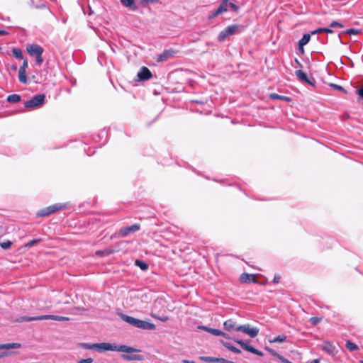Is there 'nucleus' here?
Returning <instances> with one entry per match:
<instances>
[{
  "mask_svg": "<svg viewBox=\"0 0 363 363\" xmlns=\"http://www.w3.org/2000/svg\"><path fill=\"white\" fill-rule=\"evenodd\" d=\"M122 318L130 325L140 329L152 330L156 328L155 325L150 322L139 320L129 315H124Z\"/></svg>",
  "mask_w": 363,
  "mask_h": 363,
  "instance_id": "obj_1",
  "label": "nucleus"
},
{
  "mask_svg": "<svg viewBox=\"0 0 363 363\" xmlns=\"http://www.w3.org/2000/svg\"><path fill=\"white\" fill-rule=\"evenodd\" d=\"M78 345H79V347H80L83 349L96 350L99 352L111 351V350L115 349V347H112V344L108 343V342L93 343V344L82 342V343H79Z\"/></svg>",
  "mask_w": 363,
  "mask_h": 363,
  "instance_id": "obj_2",
  "label": "nucleus"
},
{
  "mask_svg": "<svg viewBox=\"0 0 363 363\" xmlns=\"http://www.w3.org/2000/svg\"><path fill=\"white\" fill-rule=\"evenodd\" d=\"M236 331H241L247 335H248L250 337H255L259 333V328L256 327H251L249 324H245L243 325H239L235 328Z\"/></svg>",
  "mask_w": 363,
  "mask_h": 363,
  "instance_id": "obj_3",
  "label": "nucleus"
},
{
  "mask_svg": "<svg viewBox=\"0 0 363 363\" xmlns=\"http://www.w3.org/2000/svg\"><path fill=\"white\" fill-rule=\"evenodd\" d=\"M239 27V25L236 24L228 26L219 33L218 36V40L220 42L224 41L228 36L235 34Z\"/></svg>",
  "mask_w": 363,
  "mask_h": 363,
  "instance_id": "obj_4",
  "label": "nucleus"
},
{
  "mask_svg": "<svg viewBox=\"0 0 363 363\" xmlns=\"http://www.w3.org/2000/svg\"><path fill=\"white\" fill-rule=\"evenodd\" d=\"M65 208V205H62L60 203H56L52 206L47 207L46 208L42 209L40 212L38 213L39 216H49L52 213H55L57 211L64 209Z\"/></svg>",
  "mask_w": 363,
  "mask_h": 363,
  "instance_id": "obj_5",
  "label": "nucleus"
},
{
  "mask_svg": "<svg viewBox=\"0 0 363 363\" xmlns=\"http://www.w3.org/2000/svg\"><path fill=\"white\" fill-rule=\"evenodd\" d=\"M45 96L43 94H39L31 99L27 101L25 103V107L26 108H35L40 106L44 103Z\"/></svg>",
  "mask_w": 363,
  "mask_h": 363,
  "instance_id": "obj_6",
  "label": "nucleus"
},
{
  "mask_svg": "<svg viewBox=\"0 0 363 363\" xmlns=\"http://www.w3.org/2000/svg\"><path fill=\"white\" fill-rule=\"evenodd\" d=\"M140 226L139 224H134L130 226L123 228L119 231V235L121 237H125L128 235L133 234L140 229Z\"/></svg>",
  "mask_w": 363,
  "mask_h": 363,
  "instance_id": "obj_7",
  "label": "nucleus"
},
{
  "mask_svg": "<svg viewBox=\"0 0 363 363\" xmlns=\"http://www.w3.org/2000/svg\"><path fill=\"white\" fill-rule=\"evenodd\" d=\"M234 341L235 342H237L238 344H239L244 350L248 351V352H250L253 354H255L258 356H260V357H262L263 356V353L257 350L256 348L246 344L245 342H243L242 340H239V339H234Z\"/></svg>",
  "mask_w": 363,
  "mask_h": 363,
  "instance_id": "obj_8",
  "label": "nucleus"
},
{
  "mask_svg": "<svg viewBox=\"0 0 363 363\" xmlns=\"http://www.w3.org/2000/svg\"><path fill=\"white\" fill-rule=\"evenodd\" d=\"M26 50L29 55L33 57L42 55L43 52V48L37 44L28 45L26 48Z\"/></svg>",
  "mask_w": 363,
  "mask_h": 363,
  "instance_id": "obj_9",
  "label": "nucleus"
},
{
  "mask_svg": "<svg viewBox=\"0 0 363 363\" xmlns=\"http://www.w3.org/2000/svg\"><path fill=\"white\" fill-rule=\"evenodd\" d=\"M112 347H115V349L111 350V351H119L127 354L137 353L140 352L139 350L127 345L117 346L112 344Z\"/></svg>",
  "mask_w": 363,
  "mask_h": 363,
  "instance_id": "obj_10",
  "label": "nucleus"
},
{
  "mask_svg": "<svg viewBox=\"0 0 363 363\" xmlns=\"http://www.w3.org/2000/svg\"><path fill=\"white\" fill-rule=\"evenodd\" d=\"M152 73L150 69L145 67H143L138 73V77L140 80H147L152 77Z\"/></svg>",
  "mask_w": 363,
  "mask_h": 363,
  "instance_id": "obj_11",
  "label": "nucleus"
},
{
  "mask_svg": "<svg viewBox=\"0 0 363 363\" xmlns=\"http://www.w3.org/2000/svg\"><path fill=\"white\" fill-rule=\"evenodd\" d=\"M321 348L330 355H335L336 353L335 347L329 342H325L321 345Z\"/></svg>",
  "mask_w": 363,
  "mask_h": 363,
  "instance_id": "obj_12",
  "label": "nucleus"
},
{
  "mask_svg": "<svg viewBox=\"0 0 363 363\" xmlns=\"http://www.w3.org/2000/svg\"><path fill=\"white\" fill-rule=\"evenodd\" d=\"M228 2H225V0H223L220 6H218V9L215 11L214 13H213L212 17H216L218 15L225 12L228 11Z\"/></svg>",
  "mask_w": 363,
  "mask_h": 363,
  "instance_id": "obj_13",
  "label": "nucleus"
},
{
  "mask_svg": "<svg viewBox=\"0 0 363 363\" xmlns=\"http://www.w3.org/2000/svg\"><path fill=\"white\" fill-rule=\"evenodd\" d=\"M122 357L123 359L128 360V361H133V360L141 361V360H143L142 356L140 354H135V353L123 354L122 356Z\"/></svg>",
  "mask_w": 363,
  "mask_h": 363,
  "instance_id": "obj_14",
  "label": "nucleus"
},
{
  "mask_svg": "<svg viewBox=\"0 0 363 363\" xmlns=\"http://www.w3.org/2000/svg\"><path fill=\"white\" fill-rule=\"evenodd\" d=\"M240 280L242 283H247V282H250V281L255 282L256 281L255 277L254 274H247V273H244V274H241V276L240 277Z\"/></svg>",
  "mask_w": 363,
  "mask_h": 363,
  "instance_id": "obj_15",
  "label": "nucleus"
},
{
  "mask_svg": "<svg viewBox=\"0 0 363 363\" xmlns=\"http://www.w3.org/2000/svg\"><path fill=\"white\" fill-rule=\"evenodd\" d=\"M199 359L207 362L225 363L226 359L223 358H216L211 357H200Z\"/></svg>",
  "mask_w": 363,
  "mask_h": 363,
  "instance_id": "obj_16",
  "label": "nucleus"
},
{
  "mask_svg": "<svg viewBox=\"0 0 363 363\" xmlns=\"http://www.w3.org/2000/svg\"><path fill=\"white\" fill-rule=\"evenodd\" d=\"M198 328L205 330V331H206L213 335H216V336H219L220 334H221V330H218V329L211 328H208V327L204 326V325H200L198 327Z\"/></svg>",
  "mask_w": 363,
  "mask_h": 363,
  "instance_id": "obj_17",
  "label": "nucleus"
},
{
  "mask_svg": "<svg viewBox=\"0 0 363 363\" xmlns=\"http://www.w3.org/2000/svg\"><path fill=\"white\" fill-rule=\"evenodd\" d=\"M21 345L18 342L6 343L0 345V350H10L20 348Z\"/></svg>",
  "mask_w": 363,
  "mask_h": 363,
  "instance_id": "obj_18",
  "label": "nucleus"
},
{
  "mask_svg": "<svg viewBox=\"0 0 363 363\" xmlns=\"http://www.w3.org/2000/svg\"><path fill=\"white\" fill-rule=\"evenodd\" d=\"M311 39V35L308 33L304 34L301 39L298 42L299 45V50H301L302 52L303 51V47L306 45Z\"/></svg>",
  "mask_w": 363,
  "mask_h": 363,
  "instance_id": "obj_19",
  "label": "nucleus"
},
{
  "mask_svg": "<svg viewBox=\"0 0 363 363\" xmlns=\"http://www.w3.org/2000/svg\"><path fill=\"white\" fill-rule=\"evenodd\" d=\"M45 320H54L57 321H67L69 320V318L68 317L65 316H59L54 315H44Z\"/></svg>",
  "mask_w": 363,
  "mask_h": 363,
  "instance_id": "obj_20",
  "label": "nucleus"
},
{
  "mask_svg": "<svg viewBox=\"0 0 363 363\" xmlns=\"http://www.w3.org/2000/svg\"><path fill=\"white\" fill-rule=\"evenodd\" d=\"M224 328L228 331L235 330V328L239 325H236L235 323L232 320H228L223 323Z\"/></svg>",
  "mask_w": 363,
  "mask_h": 363,
  "instance_id": "obj_21",
  "label": "nucleus"
},
{
  "mask_svg": "<svg viewBox=\"0 0 363 363\" xmlns=\"http://www.w3.org/2000/svg\"><path fill=\"white\" fill-rule=\"evenodd\" d=\"M121 4L128 8L135 10L137 7L134 4V0H121Z\"/></svg>",
  "mask_w": 363,
  "mask_h": 363,
  "instance_id": "obj_22",
  "label": "nucleus"
},
{
  "mask_svg": "<svg viewBox=\"0 0 363 363\" xmlns=\"http://www.w3.org/2000/svg\"><path fill=\"white\" fill-rule=\"evenodd\" d=\"M286 336L285 335H279L277 337H274V339H269V342L270 343H275V342H284L286 340Z\"/></svg>",
  "mask_w": 363,
  "mask_h": 363,
  "instance_id": "obj_23",
  "label": "nucleus"
},
{
  "mask_svg": "<svg viewBox=\"0 0 363 363\" xmlns=\"http://www.w3.org/2000/svg\"><path fill=\"white\" fill-rule=\"evenodd\" d=\"M296 77L301 81H304V82H306L309 84H311V82L308 79V77H307V75L306 74H305L304 72H303L301 70H297L296 71Z\"/></svg>",
  "mask_w": 363,
  "mask_h": 363,
  "instance_id": "obj_24",
  "label": "nucleus"
},
{
  "mask_svg": "<svg viewBox=\"0 0 363 363\" xmlns=\"http://www.w3.org/2000/svg\"><path fill=\"white\" fill-rule=\"evenodd\" d=\"M18 79L19 81L23 84L27 83L26 72L23 69L18 70Z\"/></svg>",
  "mask_w": 363,
  "mask_h": 363,
  "instance_id": "obj_25",
  "label": "nucleus"
},
{
  "mask_svg": "<svg viewBox=\"0 0 363 363\" xmlns=\"http://www.w3.org/2000/svg\"><path fill=\"white\" fill-rule=\"evenodd\" d=\"M7 101L11 103H17L21 101V96L18 94H11L7 97Z\"/></svg>",
  "mask_w": 363,
  "mask_h": 363,
  "instance_id": "obj_26",
  "label": "nucleus"
},
{
  "mask_svg": "<svg viewBox=\"0 0 363 363\" xmlns=\"http://www.w3.org/2000/svg\"><path fill=\"white\" fill-rule=\"evenodd\" d=\"M45 320L44 315H39V316H35V317H23L22 321H33V320Z\"/></svg>",
  "mask_w": 363,
  "mask_h": 363,
  "instance_id": "obj_27",
  "label": "nucleus"
},
{
  "mask_svg": "<svg viewBox=\"0 0 363 363\" xmlns=\"http://www.w3.org/2000/svg\"><path fill=\"white\" fill-rule=\"evenodd\" d=\"M345 346L350 351H354L359 349L358 346L355 343L352 342L350 340L346 342Z\"/></svg>",
  "mask_w": 363,
  "mask_h": 363,
  "instance_id": "obj_28",
  "label": "nucleus"
},
{
  "mask_svg": "<svg viewBox=\"0 0 363 363\" xmlns=\"http://www.w3.org/2000/svg\"><path fill=\"white\" fill-rule=\"evenodd\" d=\"M223 344L226 348H228L229 350H230L235 353L240 354L241 352V351L239 349L231 345L230 344H229L228 342H223Z\"/></svg>",
  "mask_w": 363,
  "mask_h": 363,
  "instance_id": "obj_29",
  "label": "nucleus"
},
{
  "mask_svg": "<svg viewBox=\"0 0 363 363\" xmlns=\"http://www.w3.org/2000/svg\"><path fill=\"white\" fill-rule=\"evenodd\" d=\"M135 264L136 266L139 267L142 270H147V268H148V266L147 264L143 262V261H141V260H135Z\"/></svg>",
  "mask_w": 363,
  "mask_h": 363,
  "instance_id": "obj_30",
  "label": "nucleus"
},
{
  "mask_svg": "<svg viewBox=\"0 0 363 363\" xmlns=\"http://www.w3.org/2000/svg\"><path fill=\"white\" fill-rule=\"evenodd\" d=\"M12 245V242L9 241V240H6V241H4V242H2L0 243V246L1 248H3L4 250H7L9 248H10Z\"/></svg>",
  "mask_w": 363,
  "mask_h": 363,
  "instance_id": "obj_31",
  "label": "nucleus"
},
{
  "mask_svg": "<svg viewBox=\"0 0 363 363\" xmlns=\"http://www.w3.org/2000/svg\"><path fill=\"white\" fill-rule=\"evenodd\" d=\"M171 55V53L169 52H165L164 53H162V55H160L158 58H157V61L160 62V61H163V60H167L169 56Z\"/></svg>",
  "mask_w": 363,
  "mask_h": 363,
  "instance_id": "obj_32",
  "label": "nucleus"
},
{
  "mask_svg": "<svg viewBox=\"0 0 363 363\" xmlns=\"http://www.w3.org/2000/svg\"><path fill=\"white\" fill-rule=\"evenodd\" d=\"M12 52L16 57L23 58L22 51L20 49L13 48Z\"/></svg>",
  "mask_w": 363,
  "mask_h": 363,
  "instance_id": "obj_33",
  "label": "nucleus"
},
{
  "mask_svg": "<svg viewBox=\"0 0 363 363\" xmlns=\"http://www.w3.org/2000/svg\"><path fill=\"white\" fill-rule=\"evenodd\" d=\"M270 97L272 99H279L285 100V101H290L289 97L285 96H279V95H278L277 94H272L270 95Z\"/></svg>",
  "mask_w": 363,
  "mask_h": 363,
  "instance_id": "obj_34",
  "label": "nucleus"
},
{
  "mask_svg": "<svg viewBox=\"0 0 363 363\" xmlns=\"http://www.w3.org/2000/svg\"><path fill=\"white\" fill-rule=\"evenodd\" d=\"M114 252L113 250H106L103 251H97L96 254L99 255H107L113 253Z\"/></svg>",
  "mask_w": 363,
  "mask_h": 363,
  "instance_id": "obj_35",
  "label": "nucleus"
},
{
  "mask_svg": "<svg viewBox=\"0 0 363 363\" xmlns=\"http://www.w3.org/2000/svg\"><path fill=\"white\" fill-rule=\"evenodd\" d=\"M228 4H229L230 7L235 12H238L239 11V9H240V7L238 5H236L235 4H234L233 2H229L228 1Z\"/></svg>",
  "mask_w": 363,
  "mask_h": 363,
  "instance_id": "obj_36",
  "label": "nucleus"
},
{
  "mask_svg": "<svg viewBox=\"0 0 363 363\" xmlns=\"http://www.w3.org/2000/svg\"><path fill=\"white\" fill-rule=\"evenodd\" d=\"M310 321L311 323L313 324V325H317L318 323H319L320 321H321V318H318V317H312L311 319H310Z\"/></svg>",
  "mask_w": 363,
  "mask_h": 363,
  "instance_id": "obj_37",
  "label": "nucleus"
},
{
  "mask_svg": "<svg viewBox=\"0 0 363 363\" xmlns=\"http://www.w3.org/2000/svg\"><path fill=\"white\" fill-rule=\"evenodd\" d=\"M40 239H35V240H30V242H28V243H26L25 245V247H31L33 246V245L36 244L37 242H40Z\"/></svg>",
  "mask_w": 363,
  "mask_h": 363,
  "instance_id": "obj_38",
  "label": "nucleus"
},
{
  "mask_svg": "<svg viewBox=\"0 0 363 363\" xmlns=\"http://www.w3.org/2000/svg\"><path fill=\"white\" fill-rule=\"evenodd\" d=\"M151 315H152L153 318H156V319H158V320H161V321H163V322H165V321H167V320H168V317H167V316H165V315L162 316V317H159V316H157L156 315H155V314H153V313H152V314H151Z\"/></svg>",
  "mask_w": 363,
  "mask_h": 363,
  "instance_id": "obj_39",
  "label": "nucleus"
},
{
  "mask_svg": "<svg viewBox=\"0 0 363 363\" xmlns=\"http://www.w3.org/2000/svg\"><path fill=\"white\" fill-rule=\"evenodd\" d=\"M330 28H335V27L342 28L343 25L337 21H333L330 23Z\"/></svg>",
  "mask_w": 363,
  "mask_h": 363,
  "instance_id": "obj_40",
  "label": "nucleus"
},
{
  "mask_svg": "<svg viewBox=\"0 0 363 363\" xmlns=\"http://www.w3.org/2000/svg\"><path fill=\"white\" fill-rule=\"evenodd\" d=\"M330 86L333 87L335 89H337V90H339V91H345V89L342 86H340V85H337V84H331Z\"/></svg>",
  "mask_w": 363,
  "mask_h": 363,
  "instance_id": "obj_41",
  "label": "nucleus"
},
{
  "mask_svg": "<svg viewBox=\"0 0 363 363\" xmlns=\"http://www.w3.org/2000/svg\"><path fill=\"white\" fill-rule=\"evenodd\" d=\"M345 33L347 34L357 35L359 33V31L358 30L351 28L346 30Z\"/></svg>",
  "mask_w": 363,
  "mask_h": 363,
  "instance_id": "obj_42",
  "label": "nucleus"
},
{
  "mask_svg": "<svg viewBox=\"0 0 363 363\" xmlns=\"http://www.w3.org/2000/svg\"><path fill=\"white\" fill-rule=\"evenodd\" d=\"M92 362H93L92 358L82 359L78 362V363H92Z\"/></svg>",
  "mask_w": 363,
  "mask_h": 363,
  "instance_id": "obj_43",
  "label": "nucleus"
},
{
  "mask_svg": "<svg viewBox=\"0 0 363 363\" xmlns=\"http://www.w3.org/2000/svg\"><path fill=\"white\" fill-rule=\"evenodd\" d=\"M35 57L36 62L38 65H41L43 63V59L42 57V55H37Z\"/></svg>",
  "mask_w": 363,
  "mask_h": 363,
  "instance_id": "obj_44",
  "label": "nucleus"
},
{
  "mask_svg": "<svg viewBox=\"0 0 363 363\" xmlns=\"http://www.w3.org/2000/svg\"><path fill=\"white\" fill-rule=\"evenodd\" d=\"M28 66V61H27V60H25L23 61L22 66L19 68V69H23V70L26 71Z\"/></svg>",
  "mask_w": 363,
  "mask_h": 363,
  "instance_id": "obj_45",
  "label": "nucleus"
},
{
  "mask_svg": "<svg viewBox=\"0 0 363 363\" xmlns=\"http://www.w3.org/2000/svg\"><path fill=\"white\" fill-rule=\"evenodd\" d=\"M267 350L272 354H273L274 356H276L278 359H279L280 357H282L281 355H280L279 354H278L277 352H275L274 350H272V349H267Z\"/></svg>",
  "mask_w": 363,
  "mask_h": 363,
  "instance_id": "obj_46",
  "label": "nucleus"
},
{
  "mask_svg": "<svg viewBox=\"0 0 363 363\" xmlns=\"http://www.w3.org/2000/svg\"><path fill=\"white\" fill-rule=\"evenodd\" d=\"M357 93L361 98L363 99V85L357 90Z\"/></svg>",
  "mask_w": 363,
  "mask_h": 363,
  "instance_id": "obj_47",
  "label": "nucleus"
},
{
  "mask_svg": "<svg viewBox=\"0 0 363 363\" xmlns=\"http://www.w3.org/2000/svg\"><path fill=\"white\" fill-rule=\"evenodd\" d=\"M324 32V30H323V28H318L313 31H312V34H318V33H323Z\"/></svg>",
  "mask_w": 363,
  "mask_h": 363,
  "instance_id": "obj_48",
  "label": "nucleus"
},
{
  "mask_svg": "<svg viewBox=\"0 0 363 363\" xmlns=\"http://www.w3.org/2000/svg\"><path fill=\"white\" fill-rule=\"evenodd\" d=\"M159 0H141V3L143 4H149V3H153V2H156V1H158Z\"/></svg>",
  "mask_w": 363,
  "mask_h": 363,
  "instance_id": "obj_49",
  "label": "nucleus"
},
{
  "mask_svg": "<svg viewBox=\"0 0 363 363\" xmlns=\"http://www.w3.org/2000/svg\"><path fill=\"white\" fill-rule=\"evenodd\" d=\"M279 279H280L279 276L276 275V276L274 277L273 282H274V284L278 283V282L279 281Z\"/></svg>",
  "mask_w": 363,
  "mask_h": 363,
  "instance_id": "obj_50",
  "label": "nucleus"
},
{
  "mask_svg": "<svg viewBox=\"0 0 363 363\" xmlns=\"http://www.w3.org/2000/svg\"><path fill=\"white\" fill-rule=\"evenodd\" d=\"M219 336H223V337H224L225 338H228V339H229V338H230L229 335H228V334H226V333H223V331H221V334H220V335H219Z\"/></svg>",
  "mask_w": 363,
  "mask_h": 363,
  "instance_id": "obj_51",
  "label": "nucleus"
},
{
  "mask_svg": "<svg viewBox=\"0 0 363 363\" xmlns=\"http://www.w3.org/2000/svg\"><path fill=\"white\" fill-rule=\"evenodd\" d=\"M324 32L327 33H332L333 30L330 28H323Z\"/></svg>",
  "mask_w": 363,
  "mask_h": 363,
  "instance_id": "obj_52",
  "label": "nucleus"
},
{
  "mask_svg": "<svg viewBox=\"0 0 363 363\" xmlns=\"http://www.w3.org/2000/svg\"><path fill=\"white\" fill-rule=\"evenodd\" d=\"M182 362L184 363H195L194 361H191V360H188V359H184Z\"/></svg>",
  "mask_w": 363,
  "mask_h": 363,
  "instance_id": "obj_53",
  "label": "nucleus"
},
{
  "mask_svg": "<svg viewBox=\"0 0 363 363\" xmlns=\"http://www.w3.org/2000/svg\"><path fill=\"white\" fill-rule=\"evenodd\" d=\"M7 34V32L4 30H0V35H4Z\"/></svg>",
  "mask_w": 363,
  "mask_h": 363,
  "instance_id": "obj_54",
  "label": "nucleus"
},
{
  "mask_svg": "<svg viewBox=\"0 0 363 363\" xmlns=\"http://www.w3.org/2000/svg\"><path fill=\"white\" fill-rule=\"evenodd\" d=\"M310 363H320V362L318 359H315L312 360Z\"/></svg>",
  "mask_w": 363,
  "mask_h": 363,
  "instance_id": "obj_55",
  "label": "nucleus"
},
{
  "mask_svg": "<svg viewBox=\"0 0 363 363\" xmlns=\"http://www.w3.org/2000/svg\"><path fill=\"white\" fill-rule=\"evenodd\" d=\"M360 362H361V363H363V360H362Z\"/></svg>",
  "mask_w": 363,
  "mask_h": 363,
  "instance_id": "obj_56",
  "label": "nucleus"
}]
</instances>
